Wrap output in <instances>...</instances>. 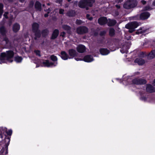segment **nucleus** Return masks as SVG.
<instances>
[{
  "instance_id": "1",
  "label": "nucleus",
  "mask_w": 155,
  "mask_h": 155,
  "mask_svg": "<svg viewBox=\"0 0 155 155\" xmlns=\"http://www.w3.org/2000/svg\"><path fill=\"white\" fill-rule=\"evenodd\" d=\"M14 55V52L12 50L7 51L5 52L1 53L0 55V64L5 63V60L12 62L13 60L12 59L13 58Z\"/></svg>"
},
{
  "instance_id": "2",
  "label": "nucleus",
  "mask_w": 155,
  "mask_h": 155,
  "mask_svg": "<svg viewBox=\"0 0 155 155\" xmlns=\"http://www.w3.org/2000/svg\"><path fill=\"white\" fill-rule=\"evenodd\" d=\"M150 15L149 12L146 11L142 12L140 15H136L133 18L134 20H144L147 19Z\"/></svg>"
},
{
  "instance_id": "3",
  "label": "nucleus",
  "mask_w": 155,
  "mask_h": 155,
  "mask_svg": "<svg viewBox=\"0 0 155 155\" xmlns=\"http://www.w3.org/2000/svg\"><path fill=\"white\" fill-rule=\"evenodd\" d=\"M133 84L137 85H142L146 84L147 80L143 78H135L132 80Z\"/></svg>"
},
{
  "instance_id": "4",
  "label": "nucleus",
  "mask_w": 155,
  "mask_h": 155,
  "mask_svg": "<svg viewBox=\"0 0 155 155\" xmlns=\"http://www.w3.org/2000/svg\"><path fill=\"white\" fill-rule=\"evenodd\" d=\"M137 5L136 1H127L124 3L123 5V7L126 9H130L136 7Z\"/></svg>"
},
{
  "instance_id": "5",
  "label": "nucleus",
  "mask_w": 155,
  "mask_h": 155,
  "mask_svg": "<svg viewBox=\"0 0 155 155\" xmlns=\"http://www.w3.org/2000/svg\"><path fill=\"white\" fill-rule=\"evenodd\" d=\"M88 29L86 26H82L78 27L76 29V32L78 35H82L88 32Z\"/></svg>"
},
{
  "instance_id": "6",
  "label": "nucleus",
  "mask_w": 155,
  "mask_h": 155,
  "mask_svg": "<svg viewBox=\"0 0 155 155\" xmlns=\"http://www.w3.org/2000/svg\"><path fill=\"white\" fill-rule=\"evenodd\" d=\"M139 25V24L137 22L135 21H133L126 24L125 25V28H132L135 29Z\"/></svg>"
},
{
  "instance_id": "7",
  "label": "nucleus",
  "mask_w": 155,
  "mask_h": 155,
  "mask_svg": "<svg viewBox=\"0 0 155 155\" xmlns=\"http://www.w3.org/2000/svg\"><path fill=\"white\" fill-rule=\"evenodd\" d=\"M98 24L101 25H104L107 22V19L106 17H100L98 20Z\"/></svg>"
},
{
  "instance_id": "8",
  "label": "nucleus",
  "mask_w": 155,
  "mask_h": 155,
  "mask_svg": "<svg viewBox=\"0 0 155 155\" xmlns=\"http://www.w3.org/2000/svg\"><path fill=\"white\" fill-rule=\"evenodd\" d=\"M76 50L79 53H83L86 51V47L83 45L80 44L77 47Z\"/></svg>"
},
{
  "instance_id": "9",
  "label": "nucleus",
  "mask_w": 155,
  "mask_h": 155,
  "mask_svg": "<svg viewBox=\"0 0 155 155\" xmlns=\"http://www.w3.org/2000/svg\"><path fill=\"white\" fill-rule=\"evenodd\" d=\"M94 60L93 57L91 55H87L84 56L83 61L87 62H90Z\"/></svg>"
},
{
  "instance_id": "10",
  "label": "nucleus",
  "mask_w": 155,
  "mask_h": 155,
  "mask_svg": "<svg viewBox=\"0 0 155 155\" xmlns=\"http://www.w3.org/2000/svg\"><path fill=\"white\" fill-rule=\"evenodd\" d=\"M146 90L147 92L150 93L155 92L154 87L150 84H147Z\"/></svg>"
},
{
  "instance_id": "11",
  "label": "nucleus",
  "mask_w": 155,
  "mask_h": 155,
  "mask_svg": "<svg viewBox=\"0 0 155 155\" xmlns=\"http://www.w3.org/2000/svg\"><path fill=\"white\" fill-rule=\"evenodd\" d=\"M59 34V31L58 29H54L51 35V39L54 40L57 38Z\"/></svg>"
},
{
  "instance_id": "12",
  "label": "nucleus",
  "mask_w": 155,
  "mask_h": 155,
  "mask_svg": "<svg viewBox=\"0 0 155 155\" xmlns=\"http://www.w3.org/2000/svg\"><path fill=\"white\" fill-rule=\"evenodd\" d=\"M62 28L63 30L66 31L68 34L69 35L71 34V28L69 26L66 25H62Z\"/></svg>"
},
{
  "instance_id": "13",
  "label": "nucleus",
  "mask_w": 155,
  "mask_h": 155,
  "mask_svg": "<svg viewBox=\"0 0 155 155\" xmlns=\"http://www.w3.org/2000/svg\"><path fill=\"white\" fill-rule=\"evenodd\" d=\"M61 55H60L61 58L63 60H66L68 58H70L69 57L68 55L67 54L66 52L64 51H62L60 53ZM60 56V55H59Z\"/></svg>"
},
{
  "instance_id": "14",
  "label": "nucleus",
  "mask_w": 155,
  "mask_h": 155,
  "mask_svg": "<svg viewBox=\"0 0 155 155\" xmlns=\"http://www.w3.org/2000/svg\"><path fill=\"white\" fill-rule=\"evenodd\" d=\"M78 6L79 7L81 8H86V9H88L87 8V6L85 0H81L78 3Z\"/></svg>"
},
{
  "instance_id": "15",
  "label": "nucleus",
  "mask_w": 155,
  "mask_h": 155,
  "mask_svg": "<svg viewBox=\"0 0 155 155\" xmlns=\"http://www.w3.org/2000/svg\"><path fill=\"white\" fill-rule=\"evenodd\" d=\"M99 52L100 54L103 55H107L108 54L110 51L106 48H101L99 49Z\"/></svg>"
},
{
  "instance_id": "16",
  "label": "nucleus",
  "mask_w": 155,
  "mask_h": 155,
  "mask_svg": "<svg viewBox=\"0 0 155 155\" xmlns=\"http://www.w3.org/2000/svg\"><path fill=\"white\" fill-rule=\"evenodd\" d=\"M68 53L69 55L72 58L77 56L78 54L75 50L73 49H69Z\"/></svg>"
},
{
  "instance_id": "17",
  "label": "nucleus",
  "mask_w": 155,
  "mask_h": 155,
  "mask_svg": "<svg viewBox=\"0 0 155 155\" xmlns=\"http://www.w3.org/2000/svg\"><path fill=\"white\" fill-rule=\"evenodd\" d=\"M34 33V36H35L34 38V39L35 40H37L38 38H40L41 36V33L40 30L36 31H32Z\"/></svg>"
},
{
  "instance_id": "18",
  "label": "nucleus",
  "mask_w": 155,
  "mask_h": 155,
  "mask_svg": "<svg viewBox=\"0 0 155 155\" xmlns=\"http://www.w3.org/2000/svg\"><path fill=\"white\" fill-rule=\"evenodd\" d=\"M7 31L6 28L4 26L0 27V33L3 36H5Z\"/></svg>"
},
{
  "instance_id": "19",
  "label": "nucleus",
  "mask_w": 155,
  "mask_h": 155,
  "mask_svg": "<svg viewBox=\"0 0 155 155\" xmlns=\"http://www.w3.org/2000/svg\"><path fill=\"white\" fill-rule=\"evenodd\" d=\"M20 25L18 23H15L12 27V30L15 33L17 32L20 29Z\"/></svg>"
},
{
  "instance_id": "20",
  "label": "nucleus",
  "mask_w": 155,
  "mask_h": 155,
  "mask_svg": "<svg viewBox=\"0 0 155 155\" xmlns=\"http://www.w3.org/2000/svg\"><path fill=\"white\" fill-rule=\"evenodd\" d=\"M41 4L38 1H36L35 4V8L38 11H41L42 9Z\"/></svg>"
},
{
  "instance_id": "21",
  "label": "nucleus",
  "mask_w": 155,
  "mask_h": 155,
  "mask_svg": "<svg viewBox=\"0 0 155 155\" xmlns=\"http://www.w3.org/2000/svg\"><path fill=\"white\" fill-rule=\"evenodd\" d=\"M109 35L111 37H113L115 36V31L113 28H110L109 30Z\"/></svg>"
},
{
  "instance_id": "22",
  "label": "nucleus",
  "mask_w": 155,
  "mask_h": 155,
  "mask_svg": "<svg viewBox=\"0 0 155 155\" xmlns=\"http://www.w3.org/2000/svg\"><path fill=\"white\" fill-rule=\"evenodd\" d=\"M155 57V50H152L147 55L148 59H152Z\"/></svg>"
},
{
  "instance_id": "23",
  "label": "nucleus",
  "mask_w": 155,
  "mask_h": 155,
  "mask_svg": "<svg viewBox=\"0 0 155 155\" xmlns=\"http://www.w3.org/2000/svg\"><path fill=\"white\" fill-rule=\"evenodd\" d=\"M134 62L139 65H142L144 64L145 62L144 60L142 58H137L134 60Z\"/></svg>"
},
{
  "instance_id": "24",
  "label": "nucleus",
  "mask_w": 155,
  "mask_h": 155,
  "mask_svg": "<svg viewBox=\"0 0 155 155\" xmlns=\"http://www.w3.org/2000/svg\"><path fill=\"white\" fill-rule=\"evenodd\" d=\"M39 26V25L38 23L36 22L33 23L32 25V31L40 30Z\"/></svg>"
},
{
  "instance_id": "25",
  "label": "nucleus",
  "mask_w": 155,
  "mask_h": 155,
  "mask_svg": "<svg viewBox=\"0 0 155 155\" xmlns=\"http://www.w3.org/2000/svg\"><path fill=\"white\" fill-rule=\"evenodd\" d=\"M108 20L107 23L108 26L109 27L114 26L116 23V21L115 20H111L109 18Z\"/></svg>"
},
{
  "instance_id": "26",
  "label": "nucleus",
  "mask_w": 155,
  "mask_h": 155,
  "mask_svg": "<svg viewBox=\"0 0 155 155\" xmlns=\"http://www.w3.org/2000/svg\"><path fill=\"white\" fill-rule=\"evenodd\" d=\"M49 31L47 28L43 30L41 32L42 36L44 38H45L48 35Z\"/></svg>"
},
{
  "instance_id": "27",
  "label": "nucleus",
  "mask_w": 155,
  "mask_h": 155,
  "mask_svg": "<svg viewBox=\"0 0 155 155\" xmlns=\"http://www.w3.org/2000/svg\"><path fill=\"white\" fill-rule=\"evenodd\" d=\"M7 139L8 140V142L7 143H6L5 145V148L6 149V150L5 152V155H6L8 153V146L9 144L10 141V137H8L7 138Z\"/></svg>"
},
{
  "instance_id": "28",
  "label": "nucleus",
  "mask_w": 155,
  "mask_h": 155,
  "mask_svg": "<svg viewBox=\"0 0 155 155\" xmlns=\"http://www.w3.org/2000/svg\"><path fill=\"white\" fill-rule=\"evenodd\" d=\"M87 6L92 7L93 4L95 2V0H85Z\"/></svg>"
},
{
  "instance_id": "29",
  "label": "nucleus",
  "mask_w": 155,
  "mask_h": 155,
  "mask_svg": "<svg viewBox=\"0 0 155 155\" xmlns=\"http://www.w3.org/2000/svg\"><path fill=\"white\" fill-rule=\"evenodd\" d=\"M6 133L7 135L9 136V137H7V136H5V142H6L7 141L8 142V140L7 139L8 137H10L12 135V129H9L8 130H6Z\"/></svg>"
},
{
  "instance_id": "30",
  "label": "nucleus",
  "mask_w": 155,
  "mask_h": 155,
  "mask_svg": "<svg viewBox=\"0 0 155 155\" xmlns=\"http://www.w3.org/2000/svg\"><path fill=\"white\" fill-rule=\"evenodd\" d=\"M23 59L22 58L21 56L17 55L15 57L14 60L16 62L18 63H20L21 62Z\"/></svg>"
},
{
  "instance_id": "31",
  "label": "nucleus",
  "mask_w": 155,
  "mask_h": 155,
  "mask_svg": "<svg viewBox=\"0 0 155 155\" xmlns=\"http://www.w3.org/2000/svg\"><path fill=\"white\" fill-rule=\"evenodd\" d=\"M75 12L73 10L68 11L67 13V15L69 17H73L75 16Z\"/></svg>"
},
{
  "instance_id": "32",
  "label": "nucleus",
  "mask_w": 155,
  "mask_h": 155,
  "mask_svg": "<svg viewBox=\"0 0 155 155\" xmlns=\"http://www.w3.org/2000/svg\"><path fill=\"white\" fill-rule=\"evenodd\" d=\"M50 59L53 61L55 62H57L58 58L56 56H55L53 54L51 55L50 57Z\"/></svg>"
},
{
  "instance_id": "33",
  "label": "nucleus",
  "mask_w": 155,
  "mask_h": 155,
  "mask_svg": "<svg viewBox=\"0 0 155 155\" xmlns=\"http://www.w3.org/2000/svg\"><path fill=\"white\" fill-rule=\"evenodd\" d=\"M3 7L4 5L3 4L0 3V18H1L3 12Z\"/></svg>"
},
{
  "instance_id": "34",
  "label": "nucleus",
  "mask_w": 155,
  "mask_h": 155,
  "mask_svg": "<svg viewBox=\"0 0 155 155\" xmlns=\"http://www.w3.org/2000/svg\"><path fill=\"white\" fill-rule=\"evenodd\" d=\"M3 132H4L3 127H0V141H2L3 140Z\"/></svg>"
},
{
  "instance_id": "35",
  "label": "nucleus",
  "mask_w": 155,
  "mask_h": 155,
  "mask_svg": "<svg viewBox=\"0 0 155 155\" xmlns=\"http://www.w3.org/2000/svg\"><path fill=\"white\" fill-rule=\"evenodd\" d=\"M3 132H4L3 127H0V141H2L3 140Z\"/></svg>"
},
{
  "instance_id": "36",
  "label": "nucleus",
  "mask_w": 155,
  "mask_h": 155,
  "mask_svg": "<svg viewBox=\"0 0 155 155\" xmlns=\"http://www.w3.org/2000/svg\"><path fill=\"white\" fill-rule=\"evenodd\" d=\"M49 61L48 60H46L45 61L42 62V64L44 65L45 67H49Z\"/></svg>"
},
{
  "instance_id": "37",
  "label": "nucleus",
  "mask_w": 155,
  "mask_h": 155,
  "mask_svg": "<svg viewBox=\"0 0 155 155\" xmlns=\"http://www.w3.org/2000/svg\"><path fill=\"white\" fill-rule=\"evenodd\" d=\"M58 64L57 62H55L54 63H53L52 62H49V67H52V66H54V67L56 66Z\"/></svg>"
},
{
  "instance_id": "38",
  "label": "nucleus",
  "mask_w": 155,
  "mask_h": 155,
  "mask_svg": "<svg viewBox=\"0 0 155 155\" xmlns=\"http://www.w3.org/2000/svg\"><path fill=\"white\" fill-rule=\"evenodd\" d=\"M34 52L35 54L36 55L39 57L41 56V54H40V51L39 50H35L34 51Z\"/></svg>"
},
{
  "instance_id": "39",
  "label": "nucleus",
  "mask_w": 155,
  "mask_h": 155,
  "mask_svg": "<svg viewBox=\"0 0 155 155\" xmlns=\"http://www.w3.org/2000/svg\"><path fill=\"white\" fill-rule=\"evenodd\" d=\"M152 10V8L149 6H145L143 8V10L145 11H150Z\"/></svg>"
},
{
  "instance_id": "40",
  "label": "nucleus",
  "mask_w": 155,
  "mask_h": 155,
  "mask_svg": "<svg viewBox=\"0 0 155 155\" xmlns=\"http://www.w3.org/2000/svg\"><path fill=\"white\" fill-rule=\"evenodd\" d=\"M106 32L105 31H100L99 33V35L101 36H104L106 34Z\"/></svg>"
},
{
  "instance_id": "41",
  "label": "nucleus",
  "mask_w": 155,
  "mask_h": 155,
  "mask_svg": "<svg viewBox=\"0 0 155 155\" xmlns=\"http://www.w3.org/2000/svg\"><path fill=\"white\" fill-rule=\"evenodd\" d=\"M82 21L81 20L77 19L76 23L78 25H80L82 23Z\"/></svg>"
},
{
  "instance_id": "42",
  "label": "nucleus",
  "mask_w": 155,
  "mask_h": 155,
  "mask_svg": "<svg viewBox=\"0 0 155 155\" xmlns=\"http://www.w3.org/2000/svg\"><path fill=\"white\" fill-rule=\"evenodd\" d=\"M147 98L144 96H141L140 97V99L142 101H146L147 100Z\"/></svg>"
},
{
  "instance_id": "43",
  "label": "nucleus",
  "mask_w": 155,
  "mask_h": 155,
  "mask_svg": "<svg viewBox=\"0 0 155 155\" xmlns=\"http://www.w3.org/2000/svg\"><path fill=\"white\" fill-rule=\"evenodd\" d=\"M86 17L90 21H91L93 19V17H90V15L89 14H87L86 15Z\"/></svg>"
},
{
  "instance_id": "44",
  "label": "nucleus",
  "mask_w": 155,
  "mask_h": 155,
  "mask_svg": "<svg viewBox=\"0 0 155 155\" xmlns=\"http://www.w3.org/2000/svg\"><path fill=\"white\" fill-rule=\"evenodd\" d=\"M34 5V2L33 1H31L29 2V6L30 8H31L33 7Z\"/></svg>"
},
{
  "instance_id": "45",
  "label": "nucleus",
  "mask_w": 155,
  "mask_h": 155,
  "mask_svg": "<svg viewBox=\"0 0 155 155\" xmlns=\"http://www.w3.org/2000/svg\"><path fill=\"white\" fill-rule=\"evenodd\" d=\"M64 9L60 8L59 10V13L60 14L63 15L64 14Z\"/></svg>"
},
{
  "instance_id": "46",
  "label": "nucleus",
  "mask_w": 155,
  "mask_h": 155,
  "mask_svg": "<svg viewBox=\"0 0 155 155\" xmlns=\"http://www.w3.org/2000/svg\"><path fill=\"white\" fill-rule=\"evenodd\" d=\"M66 33L64 31H63L61 32L60 34V36L62 37V38H64L65 37Z\"/></svg>"
},
{
  "instance_id": "47",
  "label": "nucleus",
  "mask_w": 155,
  "mask_h": 155,
  "mask_svg": "<svg viewBox=\"0 0 155 155\" xmlns=\"http://www.w3.org/2000/svg\"><path fill=\"white\" fill-rule=\"evenodd\" d=\"M128 29L130 33H132L135 31V29L134 28H127Z\"/></svg>"
},
{
  "instance_id": "48",
  "label": "nucleus",
  "mask_w": 155,
  "mask_h": 155,
  "mask_svg": "<svg viewBox=\"0 0 155 155\" xmlns=\"http://www.w3.org/2000/svg\"><path fill=\"white\" fill-rule=\"evenodd\" d=\"M5 36V37H4L3 38V41H5L6 43H7L8 42V41H9L8 39V38H7L6 37V35Z\"/></svg>"
},
{
  "instance_id": "49",
  "label": "nucleus",
  "mask_w": 155,
  "mask_h": 155,
  "mask_svg": "<svg viewBox=\"0 0 155 155\" xmlns=\"http://www.w3.org/2000/svg\"><path fill=\"white\" fill-rule=\"evenodd\" d=\"M144 32V31H143L141 30V31H136V34L139 35L140 34H141Z\"/></svg>"
},
{
  "instance_id": "50",
  "label": "nucleus",
  "mask_w": 155,
  "mask_h": 155,
  "mask_svg": "<svg viewBox=\"0 0 155 155\" xmlns=\"http://www.w3.org/2000/svg\"><path fill=\"white\" fill-rule=\"evenodd\" d=\"M93 35L95 36H97L98 35V32L96 31H93Z\"/></svg>"
},
{
  "instance_id": "51",
  "label": "nucleus",
  "mask_w": 155,
  "mask_h": 155,
  "mask_svg": "<svg viewBox=\"0 0 155 155\" xmlns=\"http://www.w3.org/2000/svg\"><path fill=\"white\" fill-rule=\"evenodd\" d=\"M50 13V12H47V13H46L45 14V15H44V17H45V18H47V17H48V15H49V14Z\"/></svg>"
},
{
  "instance_id": "52",
  "label": "nucleus",
  "mask_w": 155,
  "mask_h": 155,
  "mask_svg": "<svg viewBox=\"0 0 155 155\" xmlns=\"http://www.w3.org/2000/svg\"><path fill=\"white\" fill-rule=\"evenodd\" d=\"M141 2L143 5H145L146 3V2L144 0H142L141 1Z\"/></svg>"
},
{
  "instance_id": "53",
  "label": "nucleus",
  "mask_w": 155,
  "mask_h": 155,
  "mask_svg": "<svg viewBox=\"0 0 155 155\" xmlns=\"http://www.w3.org/2000/svg\"><path fill=\"white\" fill-rule=\"evenodd\" d=\"M74 59L76 60L77 61H81L82 60L83 61V59H81L80 58H75Z\"/></svg>"
},
{
  "instance_id": "54",
  "label": "nucleus",
  "mask_w": 155,
  "mask_h": 155,
  "mask_svg": "<svg viewBox=\"0 0 155 155\" xmlns=\"http://www.w3.org/2000/svg\"><path fill=\"white\" fill-rule=\"evenodd\" d=\"M115 7L118 9H120V6L118 5H116Z\"/></svg>"
},
{
  "instance_id": "55",
  "label": "nucleus",
  "mask_w": 155,
  "mask_h": 155,
  "mask_svg": "<svg viewBox=\"0 0 155 155\" xmlns=\"http://www.w3.org/2000/svg\"><path fill=\"white\" fill-rule=\"evenodd\" d=\"M4 17L6 19H8V16L7 15L4 14L3 15Z\"/></svg>"
},
{
  "instance_id": "56",
  "label": "nucleus",
  "mask_w": 155,
  "mask_h": 155,
  "mask_svg": "<svg viewBox=\"0 0 155 155\" xmlns=\"http://www.w3.org/2000/svg\"><path fill=\"white\" fill-rule=\"evenodd\" d=\"M120 51L122 53H124L125 52V51L123 49H120Z\"/></svg>"
},
{
  "instance_id": "57",
  "label": "nucleus",
  "mask_w": 155,
  "mask_h": 155,
  "mask_svg": "<svg viewBox=\"0 0 155 155\" xmlns=\"http://www.w3.org/2000/svg\"><path fill=\"white\" fill-rule=\"evenodd\" d=\"M45 11L46 12L48 11V12H50V11H51V9L50 8H49L48 9H46V10H45Z\"/></svg>"
},
{
  "instance_id": "58",
  "label": "nucleus",
  "mask_w": 155,
  "mask_h": 155,
  "mask_svg": "<svg viewBox=\"0 0 155 155\" xmlns=\"http://www.w3.org/2000/svg\"><path fill=\"white\" fill-rule=\"evenodd\" d=\"M152 5L154 6H155V0H154V1L153 2Z\"/></svg>"
},
{
  "instance_id": "59",
  "label": "nucleus",
  "mask_w": 155,
  "mask_h": 155,
  "mask_svg": "<svg viewBox=\"0 0 155 155\" xmlns=\"http://www.w3.org/2000/svg\"><path fill=\"white\" fill-rule=\"evenodd\" d=\"M18 1L21 3H23L24 2L25 0H18Z\"/></svg>"
},
{
  "instance_id": "60",
  "label": "nucleus",
  "mask_w": 155,
  "mask_h": 155,
  "mask_svg": "<svg viewBox=\"0 0 155 155\" xmlns=\"http://www.w3.org/2000/svg\"><path fill=\"white\" fill-rule=\"evenodd\" d=\"M7 1L9 2H12L13 1V0H7Z\"/></svg>"
},
{
  "instance_id": "61",
  "label": "nucleus",
  "mask_w": 155,
  "mask_h": 155,
  "mask_svg": "<svg viewBox=\"0 0 155 155\" xmlns=\"http://www.w3.org/2000/svg\"><path fill=\"white\" fill-rule=\"evenodd\" d=\"M58 1L59 3H61L62 2V0H58Z\"/></svg>"
},
{
  "instance_id": "62",
  "label": "nucleus",
  "mask_w": 155,
  "mask_h": 155,
  "mask_svg": "<svg viewBox=\"0 0 155 155\" xmlns=\"http://www.w3.org/2000/svg\"><path fill=\"white\" fill-rule=\"evenodd\" d=\"M8 14V12H5L4 14L7 15Z\"/></svg>"
},
{
  "instance_id": "63",
  "label": "nucleus",
  "mask_w": 155,
  "mask_h": 155,
  "mask_svg": "<svg viewBox=\"0 0 155 155\" xmlns=\"http://www.w3.org/2000/svg\"><path fill=\"white\" fill-rule=\"evenodd\" d=\"M8 14V12H5L4 14L7 15Z\"/></svg>"
},
{
  "instance_id": "64",
  "label": "nucleus",
  "mask_w": 155,
  "mask_h": 155,
  "mask_svg": "<svg viewBox=\"0 0 155 155\" xmlns=\"http://www.w3.org/2000/svg\"><path fill=\"white\" fill-rule=\"evenodd\" d=\"M153 84H155V79H154V80H153Z\"/></svg>"
}]
</instances>
